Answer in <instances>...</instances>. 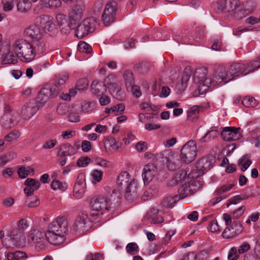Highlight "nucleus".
<instances>
[{
    "label": "nucleus",
    "mask_w": 260,
    "mask_h": 260,
    "mask_svg": "<svg viewBox=\"0 0 260 260\" xmlns=\"http://www.w3.org/2000/svg\"><path fill=\"white\" fill-rule=\"evenodd\" d=\"M260 68V63L258 61H252L245 63H234L228 70L223 67L218 69V73L215 76L214 83H226L235 77L241 75H246Z\"/></svg>",
    "instance_id": "nucleus-1"
},
{
    "label": "nucleus",
    "mask_w": 260,
    "mask_h": 260,
    "mask_svg": "<svg viewBox=\"0 0 260 260\" xmlns=\"http://www.w3.org/2000/svg\"><path fill=\"white\" fill-rule=\"evenodd\" d=\"M10 47L17 58L23 62H29L35 59L37 55L46 52L23 38L13 40Z\"/></svg>",
    "instance_id": "nucleus-2"
},
{
    "label": "nucleus",
    "mask_w": 260,
    "mask_h": 260,
    "mask_svg": "<svg viewBox=\"0 0 260 260\" xmlns=\"http://www.w3.org/2000/svg\"><path fill=\"white\" fill-rule=\"evenodd\" d=\"M120 200L119 192L113 189L107 198L103 196L94 197L90 200V205L92 210L101 211L102 214L113 213L118 207Z\"/></svg>",
    "instance_id": "nucleus-3"
},
{
    "label": "nucleus",
    "mask_w": 260,
    "mask_h": 260,
    "mask_svg": "<svg viewBox=\"0 0 260 260\" xmlns=\"http://www.w3.org/2000/svg\"><path fill=\"white\" fill-rule=\"evenodd\" d=\"M68 230V221L66 218L58 217L49 225L45 238L50 244L60 245L65 241L64 236Z\"/></svg>",
    "instance_id": "nucleus-4"
},
{
    "label": "nucleus",
    "mask_w": 260,
    "mask_h": 260,
    "mask_svg": "<svg viewBox=\"0 0 260 260\" xmlns=\"http://www.w3.org/2000/svg\"><path fill=\"white\" fill-rule=\"evenodd\" d=\"M83 15V10L81 6L76 5L74 6L69 14V22L64 15L59 14L56 16V20L60 30L65 34L69 33L72 29H74L75 25L81 19Z\"/></svg>",
    "instance_id": "nucleus-5"
},
{
    "label": "nucleus",
    "mask_w": 260,
    "mask_h": 260,
    "mask_svg": "<svg viewBox=\"0 0 260 260\" xmlns=\"http://www.w3.org/2000/svg\"><path fill=\"white\" fill-rule=\"evenodd\" d=\"M38 25L39 24L35 23V25L26 28L24 30L23 35L25 38L30 39V40L29 41L34 45L46 51V43Z\"/></svg>",
    "instance_id": "nucleus-6"
},
{
    "label": "nucleus",
    "mask_w": 260,
    "mask_h": 260,
    "mask_svg": "<svg viewBox=\"0 0 260 260\" xmlns=\"http://www.w3.org/2000/svg\"><path fill=\"white\" fill-rule=\"evenodd\" d=\"M35 22L39 24L44 32L49 36H54L58 32L55 20L50 15H42L37 17Z\"/></svg>",
    "instance_id": "nucleus-7"
},
{
    "label": "nucleus",
    "mask_w": 260,
    "mask_h": 260,
    "mask_svg": "<svg viewBox=\"0 0 260 260\" xmlns=\"http://www.w3.org/2000/svg\"><path fill=\"white\" fill-rule=\"evenodd\" d=\"M97 25L96 19L93 17L85 19L78 25L75 30L76 36L82 39L92 32Z\"/></svg>",
    "instance_id": "nucleus-8"
},
{
    "label": "nucleus",
    "mask_w": 260,
    "mask_h": 260,
    "mask_svg": "<svg viewBox=\"0 0 260 260\" xmlns=\"http://www.w3.org/2000/svg\"><path fill=\"white\" fill-rule=\"evenodd\" d=\"M197 149V144L194 141H188L181 150V159L186 164L191 162L196 157Z\"/></svg>",
    "instance_id": "nucleus-9"
},
{
    "label": "nucleus",
    "mask_w": 260,
    "mask_h": 260,
    "mask_svg": "<svg viewBox=\"0 0 260 260\" xmlns=\"http://www.w3.org/2000/svg\"><path fill=\"white\" fill-rule=\"evenodd\" d=\"M44 237L45 234L37 229L31 230L29 232L28 241L35 245V248L37 251L44 250L46 247V242Z\"/></svg>",
    "instance_id": "nucleus-10"
},
{
    "label": "nucleus",
    "mask_w": 260,
    "mask_h": 260,
    "mask_svg": "<svg viewBox=\"0 0 260 260\" xmlns=\"http://www.w3.org/2000/svg\"><path fill=\"white\" fill-rule=\"evenodd\" d=\"M40 101L44 103L39 100L38 96L37 99H32L26 103L22 108L21 115L22 118L27 119L35 115L39 109Z\"/></svg>",
    "instance_id": "nucleus-11"
},
{
    "label": "nucleus",
    "mask_w": 260,
    "mask_h": 260,
    "mask_svg": "<svg viewBox=\"0 0 260 260\" xmlns=\"http://www.w3.org/2000/svg\"><path fill=\"white\" fill-rule=\"evenodd\" d=\"M62 88V86L54 81L51 86H46L41 89L38 94V99L45 102L49 98L57 96Z\"/></svg>",
    "instance_id": "nucleus-12"
},
{
    "label": "nucleus",
    "mask_w": 260,
    "mask_h": 260,
    "mask_svg": "<svg viewBox=\"0 0 260 260\" xmlns=\"http://www.w3.org/2000/svg\"><path fill=\"white\" fill-rule=\"evenodd\" d=\"M221 136L223 140L226 141L237 140L241 137V128L233 126L225 127L221 132Z\"/></svg>",
    "instance_id": "nucleus-13"
},
{
    "label": "nucleus",
    "mask_w": 260,
    "mask_h": 260,
    "mask_svg": "<svg viewBox=\"0 0 260 260\" xmlns=\"http://www.w3.org/2000/svg\"><path fill=\"white\" fill-rule=\"evenodd\" d=\"M140 188L137 181L132 179L128 185L125 187L124 198L128 201H132L138 197Z\"/></svg>",
    "instance_id": "nucleus-14"
},
{
    "label": "nucleus",
    "mask_w": 260,
    "mask_h": 260,
    "mask_svg": "<svg viewBox=\"0 0 260 260\" xmlns=\"http://www.w3.org/2000/svg\"><path fill=\"white\" fill-rule=\"evenodd\" d=\"M243 230L242 224L238 221H234L231 226L225 229L222 236L224 238L230 239L241 234Z\"/></svg>",
    "instance_id": "nucleus-15"
},
{
    "label": "nucleus",
    "mask_w": 260,
    "mask_h": 260,
    "mask_svg": "<svg viewBox=\"0 0 260 260\" xmlns=\"http://www.w3.org/2000/svg\"><path fill=\"white\" fill-rule=\"evenodd\" d=\"M85 177L83 174H79L77 178L74 187V196L76 199L81 198L85 191Z\"/></svg>",
    "instance_id": "nucleus-16"
},
{
    "label": "nucleus",
    "mask_w": 260,
    "mask_h": 260,
    "mask_svg": "<svg viewBox=\"0 0 260 260\" xmlns=\"http://www.w3.org/2000/svg\"><path fill=\"white\" fill-rule=\"evenodd\" d=\"M157 174V168L153 164L146 165L143 169L142 177L145 184H148Z\"/></svg>",
    "instance_id": "nucleus-17"
},
{
    "label": "nucleus",
    "mask_w": 260,
    "mask_h": 260,
    "mask_svg": "<svg viewBox=\"0 0 260 260\" xmlns=\"http://www.w3.org/2000/svg\"><path fill=\"white\" fill-rule=\"evenodd\" d=\"M214 162L215 159L212 155L203 157L198 160L197 168L199 172L203 173L204 171L210 170L213 167Z\"/></svg>",
    "instance_id": "nucleus-18"
},
{
    "label": "nucleus",
    "mask_w": 260,
    "mask_h": 260,
    "mask_svg": "<svg viewBox=\"0 0 260 260\" xmlns=\"http://www.w3.org/2000/svg\"><path fill=\"white\" fill-rule=\"evenodd\" d=\"M79 148V146L77 145L73 146L69 143H64L60 145L58 148L57 156H72L77 153V150Z\"/></svg>",
    "instance_id": "nucleus-19"
},
{
    "label": "nucleus",
    "mask_w": 260,
    "mask_h": 260,
    "mask_svg": "<svg viewBox=\"0 0 260 260\" xmlns=\"http://www.w3.org/2000/svg\"><path fill=\"white\" fill-rule=\"evenodd\" d=\"M104 148L106 152L108 154H112L117 151L119 148V145L115 138L110 137H107L104 143Z\"/></svg>",
    "instance_id": "nucleus-20"
},
{
    "label": "nucleus",
    "mask_w": 260,
    "mask_h": 260,
    "mask_svg": "<svg viewBox=\"0 0 260 260\" xmlns=\"http://www.w3.org/2000/svg\"><path fill=\"white\" fill-rule=\"evenodd\" d=\"M194 185L193 183H187L183 184L178 189V197L180 199H183L185 197L192 194L196 190L194 188Z\"/></svg>",
    "instance_id": "nucleus-21"
},
{
    "label": "nucleus",
    "mask_w": 260,
    "mask_h": 260,
    "mask_svg": "<svg viewBox=\"0 0 260 260\" xmlns=\"http://www.w3.org/2000/svg\"><path fill=\"white\" fill-rule=\"evenodd\" d=\"M157 212V210L154 209H150L146 214L145 219L148 220L149 222L151 224L161 223L164 221V219L161 216L156 215Z\"/></svg>",
    "instance_id": "nucleus-22"
},
{
    "label": "nucleus",
    "mask_w": 260,
    "mask_h": 260,
    "mask_svg": "<svg viewBox=\"0 0 260 260\" xmlns=\"http://www.w3.org/2000/svg\"><path fill=\"white\" fill-rule=\"evenodd\" d=\"M111 94L119 100H122L124 98V94L122 91L117 79L112 83L108 88Z\"/></svg>",
    "instance_id": "nucleus-23"
},
{
    "label": "nucleus",
    "mask_w": 260,
    "mask_h": 260,
    "mask_svg": "<svg viewBox=\"0 0 260 260\" xmlns=\"http://www.w3.org/2000/svg\"><path fill=\"white\" fill-rule=\"evenodd\" d=\"M89 222V219L84 218V216H80L75 221L74 224V229L79 233L84 232L87 228V223Z\"/></svg>",
    "instance_id": "nucleus-24"
},
{
    "label": "nucleus",
    "mask_w": 260,
    "mask_h": 260,
    "mask_svg": "<svg viewBox=\"0 0 260 260\" xmlns=\"http://www.w3.org/2000/svg\"><path fill=\"white\" fill-rule=\"evenodd\" d=\"M92 92L97 96L103 95L107 91V87L101 82L94 80L91 84Z\"/></svg>",
    "instance_id": "nucleus-25"
},
{
    "label": "nucleus",
    "mask_w": 260,
    "mask_h": 260,
    "mask_svg": "<svg viewBox=\"0 0 260 260\" xmlns=\"http://www.w3.org/2000/svg\"><path fill=\"white\" fill-rule=\"evenodd\" d=\"M10 237L15 242H24L25 237L24 232L18 227L13 228L10 233Z\"/></svg>",
    "instance_id": "nucleus-26"
},
{
    "label": "nucleus",
    "mask_w": 260,
    "mask_h": 260,
    "mask_svg": "<svg viewBox=\"0 0 260 260\" xmlns=\"http://www.w3.org/2000/svg\"><path fill=\"white\" fill-rule=\"evenodd\" d=\"M132 179H131V176L126 171L122 172L118 176L116 183L119 187L123 188L128 185Z\"/></svg>",
    "instance_id": "nucleus-27"
},
{
    "label": "nucleus",
    "mask_w": 260,
    "mask_h": 260,
    "mask_svg": "<svg viewBox=\"0 0 260 260\" xmlns=\"http://www.w3.org/2000/svg\"><path fill=\"white\" fill-rule=\"evenodd\" d=\"M218 135V132L216 127H212L199 141L201 143H208L217 137Z\"/></svg>",
    "instance_id": "nucleus-28"
},
{
    "label": "nucleus",
    "mask_w": 260,
    "mask_h": 260,
    "mask_svg": "<svg viewBox=\"0 0 260 260\" xmlns=\"http://www.w3.org/2000/svg\"><path fill=\"white\" fill-rule=\"evenodd\" d=\"M180 200L177 195L169 196L165 197L161 202V205L166 208H172L174 204Z\"/></svg>",
    "instance_id": "nucleus-29"
},
{
    "label": "nucleus",
    "mask_w": 260,
    "mask_h": 260,
    "mask_svg": "<svg viewBox=\"0 0 260 260\" xmlns=\"http://www.w3.org/2000/svg\"><path fill=\"white\" fill-rule=\"evenodd\" d=\"M8 260H25L27 258L26 254L22 251L8 252L6 254Z\"/></svg>",
    "instance_id": "nucleus-30"
},
{
    "label": "nucleus",
    "mask_w": 260,
    "mask_h": 260,
    "mask_svg": "<svg viewBox=\"0 0 260 260\" xmlns=\"http://www.w3.org/2000/svg\"><path fill=\"white\" fill-rule=\"evenodd\" d=\"M218 73V71L216 72L213 79L212 80L210 78H205L204 77H203L201 79L199 80V92L200 93V90H201L200 88L202 87H205L206 88H205L204 90H206L208 87H209L212 84L213 85H217L219 84L215 83H214V78L215 76L216 75V74Z\"/></svg>",
    "instance_id": "nucleus-31"
},
{
    "label": "nucleus",
    "mask_w": 260,
    "mask_h": 260,
    "mask_svg": "<svg viewBox=\"0 0 260 260\" xmlns=\"http://www.w3.org/2000/svg\"><path fill=\"white\" fill-rule=\"evenodd\" d=\"M18 58L13 53V51H9L3 58V64H15L18 62Z\"/></svg>",
    "instance_id": "nucleus-32"
},
{
    "label": "nucleus",
    "mask_w": 260,
    "mask_h": 260,
    "mask_svg": "<svg viewBox=\"0 0 260 260\" xmlns=\"http://www.w3.org/2000/svg\"><path fill=\"white\" fill-rule=\"evenodd\" d=\"M186 178V173L185 171L181 170L177 172L170 182L171 186L176 185L179 182L184 181Z\"/></svg>",
    "instance_id": "nucleus-33"
},
{
    "label": "nucleus",
    "mask_w": 260,
    "mask_h": 260,
    "mask_svg": "<svg viewBox=\"0 0 260 260\" xmlns=\"http://www.w3.org/2000/svg\"><path fill=\"white\" fill-rule=\"evenodd\" d=\"M123 78L126 88L132 87L135 84L134 75L132 72L125 71L123 73Z\"/></svg>",
    "instance_id": "nucleus-34"
},
{
    "label": "nucleus",
    "mask_w": 260,
    "mask_h": 260,
    "mask_svg": "<svg viewBox=\"0 0 260 260\" xmlns=\"http://www.w3.org/2000/svg\"><path fill=\"white\" fill-rule=\"evenodd\" d=\"M116 6L117 4L115 1H110L108 2L106 5L103 13H106L108 15H113L115 16L117 10Z\"/></svg>",
    "instance_id": "nucleus-35"
},
{
    "label": "nucleus",
    "mask_w": 260,
    "mask_h": 260,
    "mask_svg": "<svg viewBox=\"0 0 260 260\" xmlns=\"http://www.w3.org/2000/svg\"><path fill=\"white\" fill-rule=\"evenodd\" d=\"M16 157V154L13 152H10L6 154L0 156V166H4L8 162Z\"/></svg>",
    "instance_id": "nucleus-36"
},
{
    "label": "nucleus",
    "mask_w": 260,
    "mask_h": 260,
    "mask_svg": "<svg viewBox=\"0 0 260 260\" xmlns=\"http://www.w3.org/2000/svg\"><path fill=\"white\" fill-rule=\"evenodd\" d=\"M239 7L238 2L236 0H225V9L228 12H234Z\"/></svg>",
    "instance_id": "nucleus-37"
},
{
    "label": "nucleus",
    "mask_w": 260,
    "mask_h": 260,
    "mask_svg": "<svg viewBox=\"0 0 260 260\" xmlns=\"http://www.w3.org/2000/svg\"><path fill=\"white\" fill-rule=\"evenodd\" d=\"M51 188L53 190H60L64 191L68 187V184L66 182H62L58 180L54 179L51 183Z\"/></svg>",
    "instance_id": "nucleus-38"
},
{
    "label": "nucleus",
    "mask_w": 260,
    "mask_h": 260,
    "mask_svg": "<svg viewBox=\"0 0 260 260\" xmlns=\"http://www.w3.org/2000/svg\"><path fill=\"white\" fill-rule=\"evenodd\" d=\"M41 2L45 7L53 8H58L61 4L60 0H41Z\"/></svg>",
    "instance_id": "nucleus-39"
},
{
    "label": "nucleus",
    "mask_w": 260,
    "mask_h": 260,
    "mask_svg": "<svg viewBox=\"0 0 260 260\" xmlns=\"http://www.w3.org/2000/svg\"><path fill=\"white\" fill-rule=\"evenodd\" d=\"M103 173L102 171L98 170H93L91 173L92 177V182L96 183L101 181L103 177Z\"/></svg>",
    "instance_id": "nucleus-40"
},
{
    "label": "nucleus",
    "mask_w": 260,
    "mask_h": 260,
    "mask_svg": "<svg viewBox=\"0 0 260 260\" xmlns=\"http://www.w3.org/2000/svg\"><path fill=\"white\" fill-rule=\"evenodd\" d=\"M242 104L246 107H253L257 105V103L255 99L251 96H246L243 99Z\"/></svg>",
    "instance_id": "nucleus-41"
},
{
    "label": "nucleus",
    "mask_w": 260,
    "mask_h": 260,
    "mask_svg": "<svg viewBox=\"0 0 260 260\" xmlns=\"http://www.w3.org/2000/svg\"><path fill=\"white\" fill-rule=\"evenodd\" d=\"M115 16L113 15H108L106 13H103L102 21L103 24L108 26L114 22Z\"/></svg>",
    "instance_id": "nucleus-42"
},
{
    "label": "nucleus",
    "mask_w": 260,
    "mask_h": 260,
    "mask_svg": "<svg viewBox=\"0 0 260 260\" xmlns=\"http://www.w3.org/2000/svg\"><path fill=\"white\" fill-rule=\"evenodd\" d=\"M209 230L211 232H219L221 231L222 228L218 224L216 219H213L209 221Z\"/></svg>",
    "instance_id": "nucleus-43"
},
{
    "label": "nucleus",
    "mask_w": 260,
    "mask_h": 260,
    "mask_svg": "<svg viewBox=\"0 0 260 260\" xmlns=\"http://www.w3.org/2000/svg\"><path fill=\"white\" fill-rule=\"evenodd\" d=\"M19 136L20 134L19 132L16 130H14L5 137V141L8 142H11L16 140Z\"/></svg>",
    "instance_id": "nucleus-44"
},
{
    "label": "nucleus",
    "mask_w": 260,
    "mask_h": 260,
    "mask_svg": "<svg viewBox=\"0 0 260 260\" xmlns=\"http://www.w3.org/2000/svg\"><path fill=\"white\" fill-rule=\"evenodd\" d=\"M251 163L252 161L246 156L241 158L239 161V164L241 166V169L243 172L247 169Z\"/></svg>",
    "instance_id": "nucleus-45"
},
{
    "label": "nucleus",
    "mask_w": 260,
    "mask_h": 260,
    "mask_svg": "<svg viewBox=\"0 0 260 260\" xmlns=\"http://www.w3.org/2000/svg\"><path fill=\"white\" fill-rule=\"evenodd\" d=\"M255 7V3L252 1H246L243 3V8L246 14L251 13Z\"/></svg>",
    "instance_id": "nucleus-46"
},
{
    "label": "nucleus",
    "mask_w": 260,
    "mask_h": 260,
    "mask_svg": "<svg viewBox=\"0 0 260 260\" xmlns=\"http://www.w3.org/2000/svg\"><path fill=\"white\" fill-rule=\"evenodd\" d=\"M157 191L155 186H151L147 190H146L142 196L143 200H147L148 198H151Z\"/></svg>",
    "instance_id": "nucleus-47"
},
{
    "label": "nucleus",
    "mask_w": 260,
    "mask_h": 260,
    "mask_svg": "<svg viewBox=\"0 0 260 260\" xmlns=\"http://www.w3.org/2000/svg\"><path fill=\"white\" fill-rule=\"evenodd\" d=\"M78 49L81 52L89 53L92 51L91 46L84 42H80L78 45Z\"/></svg>",
    "instance_id": "nucleus-48"
},
{
    "label": "nucleus",
    "mask_w": 260,
    "mask_h": 260,
    "mask_svg": "<svg viewBox=\"0 0 260 260\" xmlns=\"http://www.w3.org/2000/svg\"><path fill=\"white\" fill-rule=\"evenodd\" d=\"M88 85V81L86 78L80 79L76 83V89L78 90H83L86 89Z\"/></svg>",
    "instance_id": "nucleus-49"
},
{
    "label": "nucleus",
    "mask_w": 260,
    "mask_h": 260,
    "mask_svg": "<svg viewBox=\"0 0 260 260\" xmlns=\"http://www.w3.org/2000/svg\"><path fill=\"white\" fill-rule=\"evenodd\" d=\"M94 108V104L92 102H84L81 105L82 111L85 113L91 112Z\"/></svg>",
    "instance_id": "nucleus-50"
},
{
    "label": "nucleus",
    "mask_w": 260,
    "mask_h": 260,
    "mask_svg": "<svg viewBox=\"0 0 260 260\" xmlns=\"http://www.w3.org/2000/svg\"><path fill=\"white\" fill-rule=\"evenodd\" d=\"M24 185L34 187L36 190L39 189L40 186L39 182L32 178H27L24 182Z\"/></svg>",
    "instance_id": "nucleus-51"
},
{
    "label": "nucleus",
    "mask_w": 260,
    "mask_h": 260,
    "mask_svg": "<svg viewBox=\"0 0 260 260\" xmlns=\"http://www.w3.org/2000/svg\"><path fill=\"white\" fill-rule=\"evenodd\" d=\"M29 7V4L25 3L24 0H20L17 3V9L19 12H26L28 11Z\"/></svg>",
    "instance_id": "nucleus-52"
},
{
    "label": "nucleus",
    "mask_w": 260,
    "mask_h": 260,
    "mask_svg": "<svg viewBox=\"0 0 260 260\" xmlns=\"http://www.w3.org/2000/svg\"><path fill=\"white\" fill-rule=\"evenodd\" d=\"M138 246L135 243H129L126 246V250L128 253L135 254L138 251Z\"/></svg>",
    "instance_id": "nucleus-53"
},
{
    "label": "nucleus",
    "mask_w": 260,
    "mask_h": 260,
    "mask_svg": "<svg viewBox=\"0 0 260 260\" xmlns=\"http://www.w3.org/2000/svg\"><path fill=\"white\" fill-rule=\"evenodd\" d=\"M233 186V184H229L225 185H223L222 187L217 189L215 190V193L216 195H221L223 193L230 190Z\"/></svg>",
    "instance_id": "nucleus-54"
},
{
    "label": "nucleus",
    "mask_w": 260,
    "mask_h": 260,
    "mask_svg": "<svg viewBox=\"0 0 260 260\" xmlns=\"http://www.w3.org/2000/svg\"><path fill=\"white\" fill-rule=\"evenodd\" d=\"M116 79L117 78L115 75H110L105 78L103 83L107 88H109V86H111V85L113 82L115 81V80H116Z\"/></svg>",
    "instance_id": "nucleus-55"
},
{
    "label": "nucleus",
    "mask_w": 260,
    "mask_h": 260,
    "mask_svg": "<svg viewBox=\"0 0 260 260\" xmlns=\"http://www.w3.org/2000/svg\"><path fill=\"white\" fill-rule=\"evenodd\" d=\"M14 0H2L3 10L5 11H11L13 7Z\"/></svg>",
    "instance_id": "nucleus-56"
},
{
    "label": "nucleus",
    "mask_w": 260,
    "mask_h": 260,
    "mask_svg": "<svg viewBox=\"0 0 260 260\" xmlns=\"http://www.w3.org/2000/svg\"><path fill=\"white\" fill-rule=\"evenodd\" d=\"M200 112V107L198 106H193L191 107L188 112V117L194 118L196 115L198 114Z\"/></svg>",
    "instance_id": "nucleus-57"
},
{
    "label": "nucleus",
    "mask_w": 260,
    "mask_h": 260,
    "mask_svg": "<svg viewBox=\"0 0 260 260\" xmlns=\"http://www.w3.org/2000/svg\"><path fill=\"white\" fill-rule=\"evenodd\" d=\"M245 210V208L244 206H241L234 211L232 212V217L233 219H238L244 213Z\"/></svg>",
    "instance_id": "nucleus-58"
},
{
    "label": "nucleus",
    "mask_w": 260,
    "mask_h": 260,
    "mask_svg": "<svg viewBox=\"0 0 260 260\" xmlns=\"http://www.w3.org/2000/svg\"><path fill=\"white\" fill-rule=\"evenodd\" d=\"M57 144V141L55 139H52L46 141L43 145L42 147L44 149H49L54 147Z\"/></svg>",
    "instance_id": "nucleus-59"
},
{
    "label": "nucleus",
    "mask_w": 260,
    "mask_h": 260,
    "mask_svg": "<svg viewBox=\"0 0 260 260\" xmlns=\"http://www.w3.org/2000/svg\"><path fill=\"white\" fill-rule=\"evenodd\" d=\"M127 90L131 91L136 98H139L142 94L139 88L135 84L132 87H128Z\"/></svg>",
    "instance_id": "nucleus-60"
},
{
    "label": "nucleus",
    "mask_w": 260,
    "mask_h": 260,
    "mask_svg": "<svg viewBox=\"0 0 260 260\" xmlns=\"http://www.w3.org/2000/svg\"><path fill=\"white\" fill-rule=\"evenodd\" d=\"M25 204L29 207L34 208L38 206L39 204V201L37 198H34L32 200L28 198L25 201Z\"/></svg>",
    "instance_id": "nucleus-61"
},
{
    "label": "nucleus",
    "mask_w": 260,
    "mask_h": 260,
    "mask_svg": "<svg viewBox=\"0 0 260 260\" xmlns=\"http://www.w3.org/2000/svg\"><path fill=\"white\" fill-rule=\"evenodd\" d=\"M95 162L97 165L105 168H110L111 166V164L110 161L101 158H96Z\"/></svg>",
    "instance_id": "nucleus-62"
},
{
    "label": "nucleus",
    "mask_w": 260,
    "mask_h": 260,
    "mask_svg": "<svg viewBox=\"0 0 260 260\" xmlns=\"http://www.w3.org/2000/svg\"><path fill=\"white\" fill-rule=\"evenodd\" d=\"M90 162V158L87 157H82L80 158L77 162V164L78 167H84L87 166Z\"/></svg>",
    "instance_id": "nucleus-63"
},
{
    "label": "nucleus",
    "mask_w": 260,
    "mask_h": 260,
    "mask_svg": "<svg viewBox=\"0 0 260 260\" xmlns=\"http://www.w3.org/2000/svg\"><path fill=\"white\" fill-rule=\"evenodd\" d=\"M208 257V253L205 250L199 252L195 257L196 260H207Z\"/></svg>",
    "instance_id": "nucleus-64"
}]
</instances>
